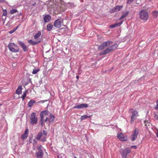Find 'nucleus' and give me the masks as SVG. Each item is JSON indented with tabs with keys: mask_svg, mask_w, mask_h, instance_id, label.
<instances>
[{
	"mask_svg": "<svg viewBox=\"0 0 158 158\" xmlns=\"http://www.w3.org/2000/svg\"><path fill=\"white\" fill-rule=\"evenodd\" d=\"M33 143L34 145H36L37 143V142L34 139H33Z\"/></svg>",
	"mask_w": 158,
	"mask_h": 158,
	"instance_id": "4c0bfd02",
	"label": "nucleus"
},
{
	"mask_svg": "<svg viewBox=\"0 0 158 158\" xmlns=\"http://www.w3.org/2000/svg\"><path fill=\"white\" fill-rule=\"evenodd\" d=\"M30 123L32 124H35L37 122V118L36 117V113L35 112L32 113L31 114Z\"/></svg>",
	"mask_w": 158,
	"mask_h": 158,
	"instance_id": "39448f33",
	"label": "nucleus"
},
{
	"mask_svg": "<svg viewBox=\"0 0 158 158\" xmlns=\"http://www.w3.org/2000/svg\"><path fill=\"white\" fill-rule=\"evenodd\" d=\"M5 1V0H0V2L4 3Z\"/></svg>",
	"mask_w": 158,
	"mask_h": 158,
	"instance_id": "c03bdc74",
	"label": "nucleus"
},
{
	"mask_svg": "<svg viewBox=\"0 0 158 158\" xmlns=\"http://www.w3.org/2000/svg\"><path fill=\"white\" fill-rule=\"evenodd\" d=\"M156 135L157 137H158V131L156 133Z\"/></svg>",
	"mask_w": 158,
	"mask_h": 158,
	"instance_id": "3c124183",
	"label": "nucleus"
},
{
	"mask_svg": "<svg viewBox=\"0 0 158 158\" xmlns=\"http://www.w3.org/2000/svg\"><path fill=\"white\" fill-rule=\"evenodd\" d=\"M53 27V25L51 24H48L47 25V30L48 31H50Z\"/></svg>",
	"mask_w": 158,
	"mask_h": 158,
	"instance_id": "393cba45",
	"label": "nucleus"
},
{
	"mask_svg": "<svg viewBox=\"0 0 158 158\" xmlns=\"http://www.w3.org/2000/svg\"><path fill=\"white\" fill-rule=\"evenodd\" d=\"M123 21H122L119 23H116L110 26V28H113L116 27L120 26L123 23Z\"/></svg>",
	"mask_w": 158,
	"mask_h": 158,
	"instance_id": "f3484780",
	"label": "nucleus"
},
{
	"mask_svg": "<svg viewBox=\"0 0 158 158\" xmlns=\"http://www.w3.org/2000/svg\"><path fill=\"white\" fill-rule=\"evenodd\" d=\"M2 104H0V106H2Z\"/></svg>",
	"mask_w": 158,
	"mask_h": 158,
	"instance_id": "5fc2aeb1",
	"label": "nucleus"
},
{
	"mask_svg": "<svg viewBox=\"0 0 158 158\" xmlns=\"http://www.w3.org/2000/svg\"><path fill=\"white\" fill-rule=\"evenodd\" d=\"M19 15H22V13H20L19 14Z\"/></svg>",
	"mask_w": 158,
	"mask_h": 158,
	"instance_id": "864d4df0",
	"label": "nucleus"
},
{
	"mask_svg": "<svg viewBox=\"0 0 158 158\" xmlns=\"http://www.w3.org/2000/svg\"><path fill=\"white\" fill-rule=\"evenodd\" d=\"M40 113H42V114L44 115H47L48 114V111L47 110H45L41 111Z\"/></svg>",
	"mask_w": 158,
	"mask_h": 158,
	"instance_id": "2f4dec72",
	"label": "nucleus"
},
{
	"mask_svg": "<svg viewBox=\"0 0 158 158\" xmlns=\"http://www.w3.org/2000/svg\"><path fill=\"white\" fill-rule=\"evenodd\" d=\"M140 18L144 21H146L149 18V15L148 12L146 10H141L139 13Z\"/></svg>",
	"mask_w": 158,
	"mask_h": 158,
	"instance_id": "7ed1b4c3",
	"label": "nucleus"
},
{
	"mask_svg": "<svg viewBox=\"0 0 158 158\" xmlns=\"http://www.w3.org/2000/svg\"><path fill=\"white\" fill-rule=\"evenodd\" d=\"M42 147V146L41 145H40L39 146L37 147V149L38 150H42L41 149V148Z\"/></svg>",
	"mask_w": 158,
	"mask_h": 158,
	"instance_id": "ea45409f",
	"label": "nucleus"
},
{
	"mask_svg": "<svg viewBox=\"0 0 158 158\" xmlns=\"http://www.w3.org/2000/svg\"><path fill=\"white\" fill-rule=\"evenodd\" d=\"M158 12L156 11H154L152 13V14L153 17L155 18H156L157 16Z\"/></svg>",
	"mask_w": 158,
	"mask_h": 158,
	"instance_id": "cd10ccee",
	"label": "nucleus"
},
{
	"mask_svg": "<svg viewBox=\"0 0 158 158\" xmlns=\"http://www.w3.org/2000/svg\"><path fill=\"white\" fill-rule=\"evenodd\" d=\"M32 136L31 137H30L29 139V143H32Z\"/></svg>",
	"mask_w": 158,
	"mask_h": 158,
	"instance_id": "a19ab883",
	"label": "nucleus"
},
{
	"mask_svg": "<svg viewBox=\"0 0 158 158\" xmlns=\"http://www.w3.org/2000/svg\"><path fill=\"white\" fill-rule=\"evenodd\" d=\"M144 123L145 124H147L148 123V121H144Z\"/></svg>",
	"mask_w": 158,
	"mask_h": 158,
	"instance_id": "de8ad7c7",
	"label": "nucleus"
},
{
	"mask_svg": "<svg viewBox=\"0 0 158 158\" xmlns=\"http://www.w3.org/2000/svg\"><path fill=\"white\" fill-rule=\"evenodd\" d=\"M39 70V69H34L32 71V73L33 74H36Z\"/></svg>",
	"mask_w": 158,
	"mask_h": 158,
	"instance_id": "72a5a7b5",
	"label": "nucleus"
},
{
	"mask_svg": "<svg viewBox=\"0 0 158 158\" xmlns=\"http://www.w3.org/2000/svg\"><path fill=\"white\" fill-rule=\"evenodd\" d=\"M91 117V116H88L86 115L82 116L81 117V120L82 121L87 118H89Z\"/></svg>",
	"mask_w": 158,
	"mask_h": 158,
	"instance_id": "bb28decb",
	"label": "nucleus"
},
{
	"mask_svg": "<svg viewBox=\"0 0 158 158\" xmlns=\"http://www.w3.org/2000/svg\"><path fill=\"white\" fill-rule=\"evenodd\" d=\"M118 46V44L117 43L114 44L113 45H111L110 47L104 50L101 52L99 53V55L100 56L102 55H105L110 52L113 51L114 50L116 49Z\"/></svg>",
	"mask_w": 158,
	"mask_h": 158,
	"instance_id": "f257e3e1",
	"label": "nucleus"
},
{
	"mask_svg": "<svg viewBox=\"0 0 158 158\" xmlns=\"http://www.w3.org/2000/svg\"><path fill=\"white\" fill-rule=\"evenodd\" d=\"M117 137L119 140L121 141H126L127 140V137L124 135L122 133L118 134Z\"/></svg>",
	"mask_w": 158,
	"mask_h": 158,
	"instance_id": "1a4fd4ad",
	"label": "nucleus"
},
{
	"mask_svg": "<svg viewBox=\"0 0 158 158\" xmlns=\"http://www.w3.org/2000/svg\"><path fill=\"white\" fill-rule=\"evenodd\" d=\"M112 43V41H107L104 42L98 47V49L99 50H102L106 47L109 46Z\"/></svg>",
	"mask_w": 158,
	"mask_h": 158,
	"instance_id": "20e7f679",
	"label": "nucleus"
},
{
	"mask_svg": "<svg viewBox=\"0 0 158 158\" xmlns=\"http://www.w3.org/2000/svg\"><path fill=\"white\" fill-rule=\"evenodd\" d=\"M51 19V17L49 15H47L44 17L45 23L48 22Z\"/></svg>",
	"mask_w": 158,
	"mask_h": 158,
	"instance_id": "412c9836",
	"label": "nucleus"
},
{
	"mask_svg": "<svg viewBox=\"0 0 158 158\" xmlns=\"http://www.w3.org/2000/svg\"><path fill=\"white\" fill-rule=\"evenodd\" d=\"M28 128H27L25 131L24 133L21 135V139L22 140H24L27 138L28 135Z\"/></svg>",
	"mask_w": 158,
	"mask_h": 158,
	"instance_id": "9b49d317",
	"label": "nucleus"
},
{
	"mask_svg": "<svg viewBox=\"0 0 158 158\" xmlns=\"http://www.w3.org/2000/svg\"><path fill=\"white\" fill-rule=\"evenodd\" d=\"M154 116L155 118L157 120H158V115L156 114H154Z\"/></svg>",
	"mask_w": 158,
	"mask_h": 158,
	"instance_id": "e433bc0d",
	"label": "nucleus"
},
{
	"mask_svg": "<svg viewBox=\"0 0 158 158\" xmlns=\"http://www.w3.org/2000/svg\"><path fill=\"white\" fill-rule=\"evenodd\" d=\"M67 4L69 6H70L72 7H74L75 6L74 3H73L69 2Z\"/></svg>",
	"mask_w": 158,
	"mask_h": 158,
	"instance_id": "473e14b6",
	"label": "nucleus"
},
{
	"mask_svg": "<svg viewBox=\"0 0 158 158\" xmlns=\"http://www.w3.org/2000/svg\"><path fill=\"white\" fill-rule=\"evenodd\" d=\"M35 4H36L35 2L34 3H33V4H32V5L33 6H34Z\"/></svg>",
	"mask_w": 158,
	"mask_h": 158,
	"instance_id": "603ef678",
	"label": "nucleus"
},
{
	"mask_svg": "<svg viewBox=\"0 0 158 158\" xmlns=\"http://www.w3.org/2000/svg\"><path fill=\"white\" fill-rule=\"evenodd\" d=\"M74 158H77L76 157H75H75H74Z\"/></svg>",
	"mask_w": 158,
	"mask_h": 158,
	"instance_id": "6e6d98bb",
	"label": "nucleus"
},
{
	"mask_svg": "<svg viewBox=\"0 0 158 158\" xmlns=\"http://www.w3.org/2000/svg\"><path fill=\"white\" fill-rule=\"evenodd\" d=\"M131 147V148H133L134 149H135L137 148V147L136 146H132Z\"/></svg>",
	"mask_w": 158,
	"mask_h": 158,
	"instance_id": "37998d69",
	"label": "nucleus"
},
{
	"mask_svg": "<svg viewBox=\"0 0 158 158\" xmlns=\"http://www.w3.org/2000/svg\"><path fill=\"white\" fill-rule=\"evenodd\" d=\"M62 21H63V19H57L55 21L53 26L56 28H60L61 26Z\"/></svg>",
	"mask_w": 158,
	"mask_h": 158,
	"instance_id": "6e6552de",
	"label": "nucleus"
},
{
	"mask_svg": "<svg viewBox=\"0 0 158 158\" xmlns=\"http://www.w3.org/2000/svg\"><path fill=\"white\" fill-rule=\"evenodd\" d=\"M76 78L77 79H78L79 78V76H77L76 77Z\"/></svg>",
	"mask_w": 158,
	"mask_h": 158,
	"instance_id": "8fccbe9b",
	"label": "nucleus"
},
{
	"mask_svg": "<svg viewBox=\"0 0 158 158\" xmlns=\"http://www.w3.org/2000/svg\"><path fill=\"white\" fill-rule=\"evenodd\" d=\"M37 157L38 158H42L43 156V152L42 150H38L36 152Z\"/></svg>",
	"mask_w": 158,
	"mask_h": 158,
	"instance_id": "4468645a",
	"label": "nucleus"
},
{
	"mask_svg": "<svg viewBox=\"0 0 158 158\" xmlns=\"http://www.w3.org/2000/svg\"><path fill=\"white\" fill-rule=\"evenodd\" d=\"M42 133L44 135L43 136L42 138L40 139V140L43 142H44L46 140V136L47 135V133L46 131L43 130Z\"/></svg>",
	"mask_w": 158,
	"mask_h": 158,
	"instance_id": "a211bd4d",
	"label": "nucleus"
},
{
	"mask_svg": "<svg viewBox=\"0 0 158 158\" xmlns=\"http://www.w3.org/2000/svg\"><path fill=\"white\" fill-rule=\"evenodd\" d=\"M17 12H18V11L16 9H13L11 10L10 11V13L11 14H14Z\"/></svg>",
	"mask_w": 158,
	"mask_h": 158,
	"instance_id": "c85d7f7f",
	"label": "nucleus"
},
{
	"mask_svg": "<svg viewBox=\"0 0 158 158\" xmlns=\"http://www.w3.org/2000/svg\"><path fill=\"white\" fill-rule=\"evenodd\" d=\"M47 101V100L45 101H43V100H41L39 102H41L42 103H44V102Z\"/></svg>",
	"mask_w": 158,
	"mask_h": 158,
	"instance_id": "49530a36",
	"label": "nucleus"
},
{
	"mask_svg": "<svg viewBox=\"0 0 158 158\" xmlns=\"http://www.w3.org/2000/svg\"><path fill=\"white\" fill-rule=\"evenodd\" d=\"M139 133V130L138 129L135 128L132 133L131 136V139L132 141H135L137 138V136Z\"/></svg>",
	"mask_w": 158,
	"mask_h": 158,
	"instance_id": "423d86ee",
	"label": "nucleus"
},
{
	"mask_svg": "<svg viewBox=\"0 0 158 158\" xmlns=\"http://www.w3.org/2000/svg\"><path fill=\"white\" fill-rule=\"evenodd\" d=\"M22 89L21 86H19L16 91V93L19 95L22 93Z\"/></svg>",
	"mask_w": 158,
	"mask_h": 158,
	"instance_id": "5701e85b",
	"label": "nucleus"
},
{
	"mask_svg": "<svg viewBox=\"0 0 158 158\" xmlns=\"http://www.w3.org/2000/svg\"><path fill=\"white\" fill-rule=\"evenodd\" d=\"M35 101L33 99L31 100L27 104V106L28 107H30L32 106L34 103H35Z\"/></svg>",
	"mask_w": 158,
	"mask_h": 158,
	"instance_id": "4be33fe9",
	"label": "nucleus"
},
{
	"mask_svg": "<svg viewBox=\"0 0 158 158\" xmlns=\"http://www.w3.org/2000/svg\"><path fill=\"white\" fill-rule=\"evenodd\" d=\"M41 41V39H40V40H39L37 41H34L31 40H30L28 41V42L29 44L33 45H36L38 43H40Z\"/></svg>",
	"mask_w": 158,
	"mask_h": 158,
	"instance_id": "dca6fc26",
	"label": "nucleus"
},
{
	"mask_svg": "<svg viewBox=\"0 0 158 158\" xmlns=\"http://www.w3.org/2000/svg\"><path fill=\"white\" fill-rule=\"evenodd\" d=\"M114 9L115 8H113L112 10L110 11L111 13H113V12L116 11V10H114Z\"/></svg>",
	"mask_w": 158,
	"mask_h": 158,
	"instance_id": "79ce46f5",
	"label": "nucleus"
},
{
	"mask_svg": "<svg viewBox=\"0 0 158 158\" xmlns=\"http://www.w3.org/2000/svg\"><path fill=\"white\" fill-rule=\"evenodd\" d=\"M18 27H19V26L16 27L15 28H14V29H15V31H16V29L18 28Z\"/></svg>",
	"mask_w": 158,
	"mask_h": 158,
	"instance_id": "09e8293b",
	"label": "nucleus"
},
{
	"mask_svg": "<svg viewBox=\"0 0 158 158\" xmlns=\"http://www.w3.org/2000/svg\"><path fill=\"white\" fill-rule=\"evenodd\" d=\"M138 116V112L134 111L132 112V114L131 117V123L132 124L134 120H135L137 116Z\"/></svg>",
	"mask_w": 158,
	"mask_h": 158,
	"instance_id": "9d476101",
	"label": "nucleus"
},
{
	"mask_svg": "<svg viewBox=\"0 0 158 158\" xmlns=\"http://www.w3.org/2000/svg\"><path fill=\"white\" fill-rule=\"evenodd\" d=\"M122 6H117L114 9V10H116V11H118L120 10L121 8H122Z\"/></svg>",
	"mask_w": 158,
	"mask_h": 158,
	"instance_id": "7c9ffc66",
	"label": "nucleus"
},
{
	"mask_svg": "<svg viewBox=\"0 0 158 158\" xmlns=\"http://www.w3.org/2000/svg\"><path fill=\"white\" fill-rule=\"evenodd\" d=\"M134 0H127V3L129 4H131Z\"/></svg>",
	"mask_w": 158,
	"mask_h": 158,
	"instance_id": "c9c22d12",
	"label": "nucleus"
},
{
	"mask_svg": "<svg viewBox=\"0 0 158 158\" xmlns=\"http://www.w3.org/2000/svg\"><path fill=\"white\" fill-rule=\"evenodd\" d=\"M8 47L10 51L12 52H17L19 50V47L14 43L9 44L8 45Z\"/></svg>",
	"mask_w": 158,
	"mask_h": 158,
	"instance_id": "f03ea898",
	"label": "nucleus"
},
{
	"mask_svg": "<svg viewBox=\"0 0 158 158\" xmlns=\"http://www.w3.org/2000/svg\"><path fill=\"white\" fill-rule=\"evenodd\" d=\"M3 15L6 16L7 15V11L6 9L4 10H3Z\"/></svg>",
	"mask_w": 158,
	"mask_h": 158,
	"instance_id": "f704fd0d",
	"label": "nucleus"
},
{
	"mask_svg": "<svg viewBox=\"0 0 158 158\" xmlns=\"http://www.w3.org/2000/svg\"><path fill=\"white\" fill-rule=\"evenodd\" d=\"M48 120V117H46L45 119V120H44V123L45 122H47V121Z\"/></svg>",
	"mask_w": 158,
	"mask_h": 158,
	"instance_id": "a18cd8bd",
	"label": "nucleus"
},
{
	"mask_svg": "<svg viewBox=\"0 0 158 158\" xmlns=\"http://www.w3.org/2000/svg\"><path fill=\"white\" fill-rule=\"evenodd\" d=\"M49 118L48 120L49 123H52L54 121L55 117L53 115L50 114H49Z\"/></svg>",
	"mask_w": 158,
	"mask_h": 158,
	"instance_id": "aec40b11",
	"label": "nucleus"
},
{
	"mask_svg": "<svg viewBox=\"0 0 158 158\" xmlns=\"http://www.w3.org/2000/svg\"><path fill=\"white\" fill-rule=\"evenodd\" d=\"M88 107V105L86 103H82L80 104L79 105H78L77 106H75L73 107V109L77 108L78 109H82L84 108H87Z\"/></svg>",
	"mask_w": 158,
	"mask_h": 158,
	"instance_id": "f8f14e48",
	"label": "nucleus"
},
{
	"mask_svg": "<svg viewBox=\"0 0 158 158\" xmlns=\"http://www.w3.org/2000/svg\"><path fill=\"white\" fill-rule=\"evenodd\" d=\"M40 125L42 126H44L45 125V123H44V115L42 114V113H40Z\"/></svg>",
	"mask_w": 158,
	"mask_h": 158,
	"instance_id": "6ab92c4d",
	"label": "nucleus"
},
{
	"mask_svg": "<svg viewBox=\"0 0 158 158\" xmlns=\"http://www.w3.org/2000/svg\"><path fill=\"white\" fill-rule=\"evenodd\" d=\"M42 135H43V133H42V131L39 132L38 133V134H37L36 136L35 137V139L37 140H39L41 138V137H42V136H43Z\"/></svg>",
	"mask_w": 158,
	"mask_h": 158,
	"instance_id": "b1692460",
	"label": "nucleus"
},
{
	"mask_svg": "<svg viewBox=\"0 0 158 158\" xmlns=\"http://www.w3.org/2000/svg\"><path fill=\"white\" fill-rule=\"evenodd\" d=\"M41 35V32L40 31H38V32L36 33L35 35L34 36V38L36 40H37L38 41L40 40V39H41V40H42V38L41 39H40L39 38L40 37Z\"/></svg>",
	"mask_w": 158,
	"mask_h": 158,
	"instance_id": "2eb2a0df",
	"label": "nucleus"
},
{
	"mask_svg": "<svg viewBox=\"0 0 158 158\" xmlns=\"http://www.w3.org/2000/svg\"><path fill=\"white\" fill-rule=\"evenodd\" d=\"M27 92V91L26 90L24 92H23V93L22 97L23 101H24L25 99V98L26 96Z\"/></svg>",
	"mask_w": 158,
	"mask_h": 158,
	"instance_id": "c756f323",
	"label": "nucleus"
},
{
	"mask_svg": "<svg viewBox=\"0 0 158 158\" xmlns=\"http://www.w3.org/2000/svg\"><path fill=\"white\" fill-rule=\"evenodd\" d=\"M15 31V29H14L12 30H11L10 31H9V33L10 34H11V33H13Z\"/></svg>",
	"mask_w": 158,
	"mask_h": 158,
	"instance_id": "58836bf2",
	"label": "nucleus"
},
{
	"mask_svg": "<svg viewBox=\"0 0 158 158\" xmlns=\"http://www.w3.org/2000/svg\"><path fill=\"white\" fill-rule=\"evenodd\" d=\"M131 152V149L127 148L124 150L121 153L122 157L123 158H127V155Z\"/></svg>",
	"mask_w": 158,
	"mask_h": 158,
	"instance_id": "0eeeda50",
	"label": "nucleus"
},
{
	"mask_svg": "<svg viewBox=\"0 0 158 158\" xmlns=\"http://www.w3.org/2000/svg\"><path fill=\"white\" fill-rule=\"evenodd\" d=\"M128 13L129 12L127 11L125 13H124V14H123L122 16L119 18V19L121 20L127 17L128 14Z\"/></svg>",
	"mask_w": 158,
	"mask_h": 158,
	"instance_id": "a878e982",
	"label": "nucleus"
},
{
	"mask_svg": "<svg viewBox=\"0 0 158 158\" xmlns=\"http://www.w3.org/2000/svg\"><path fill=\"white\" fill-rule=\"evenodd\" d=\"M19 44L23 48V50L25 51H27L28 50V48L25 44L21 41H19Z\"/></svg>",
	"mask_w": 158,
	"mask_h": 158,
	"instance_id": "ddd939ff",
	"label": "nucleus"
}]
</instances>
